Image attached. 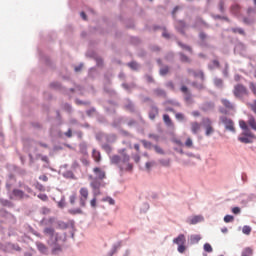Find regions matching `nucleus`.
<instances>
[{
    "instance_id": "1",
    "label": "nucleus",
    "mask_w": 256,
    "mask_h": 256,
    "mask_svg": "<svg viewBox=\"0 0 256 256\" xmlns=\"http://www.w3.org/2000/svg\"><path fill=\"white\" fill-rule=\"evenodd\" d=\"M126 149L119 150V155H113L110 158L112 165H118L120 171H133V164L129 163L131 157L125 153Z\"/></svg>"
},
{
    "instance_id": "2",
    "label": "nucleus",
    "mask_w": 256,
    "mask_h": 256,
    "mask_svg": "<svg viewBox=\"0 0 256 256\" xmlns=\"http://www.w3.org/2000/svg\"><path fill=\"white\" fill-rule=\"evenodd\" d=\"M239 127L243 132L238 136V141H240V143H244L245 145L253 143V140L256 139V136L249 129V126H247V122L245 120H239Z\"/></svg>"
},
{
    "instance_id": "3",
    "label": "nucleus",
    "mask_w": 256,
    "mask_h": 256,
    "mask_svg": "<svg viewBox=\"0 0 256 256\" xmlns=\"http://www.w3.org/2000/svg\"><path fill=\"white\" fill-rule=\"evenodd\" d=\"M233 95L236 99H243L244 97H248L249 90L243 84H236L233 89Z\"/></svg>"
},
{
    "instance_id": "4",
    "label": "nucleus",
    "mask_w": 256,
    "mask_h": 256,
    "mask_svg": "<svg viewBox=\"0 0 256 256\" xmlns=\"http://www.w3.org/2000/svg\"><path fill=\"white\" fill-rule=\"evenodd\" d=\"M219 121L222 125H224L226 131H230V133H236L235 122H233L231 118H228L227 116H221Z\"/></svg>"
},
{
    "instance_id": "5",
    "label": "nucleus",
    "mask_w": 256,
    "mask_h": 256,
    "mask_svg": "<svg viewBox=\"0 0 256 256\" xmlns=\"http://www.w3.org/2000/svg\"><path fill=\"white\" fill-rule=\"evenodd\" d=\"M173 243L175 245H178V253H184L187 251V246H185V243H187V239L185 238L184 234L178 235V237L173 239Z\"/></svg>"
},
{
    "instance_id": "6",
    "label": "nucleus",
    "mask_w": 256,
    "mask_h": 256,
    "mask_svg": "<svg viewBox=\"0 0 256 256\" xmlns=\"http://www.w3.org/2000/svg\"><path fill=\"white\" fill-rule=\"evenodd\" d=\"M89 199V188L82 187L79 190V205L82 208L87 207V201Z\"/></svg>"
},
{
    "instance_id": "7",
    "label": "nucleus",
    "mask_w": 256,
    "mask_h": 256,
    "mask_svg": "<svg viewBox=\"0 0 256 256\" xmlns=\"http://www.w3.org/2000/svg\"><path fill=\"white\" fill-rule=\"evenodd\" d=\"M247 127H250L252 131H256V119L253 115H248V120L246 122Z\"/></svg>"
},
{
    "instance_id": "8",
    "label": "nucleus",
    "mask_w": 256,
    "mask_h": 256,
    "mask_svg": "<svg viewBox=\"0 0 256 256\" xmlns=\"http://www.w3.org/2000/svg\"><path fill=\"white\" fill-rule=\"evenodd\" d=\"M93 173L96 175V177L98 179H100L102 181V179H105L106 177V174H105V171L99 167H95L93 169Z\"/></svg>"
},
{
    "instance_id": "9",
    "label": "nucleus",
    "mask_w": 256,
    "mask_h": 256,
    "mask_svg": "<svg viewBox=\"0 0 256 256\" xmlns=\"http://www.w3.org/2000/svg\"><path fill=\"white\" fill-rule=\"evenodd\" d=\"M203 123L206 127V135L209 136L211 135V133H213V127L211 126V119L209 118H206L203 120Z\"/></svg>"
},
{
    "instance_id": "10",
    "label": "nucleus",
    "mask_w": 256,
    "mask_h": 256,
    "mask_svg": "<svg viewBox=\"0 0 256 256\" xmlns=\"http://www.w3.org/2000/svg\"><path fill=\"white\" fill-rule=\"evenodd\" d=\"M12 195L16 197V199H25V197H29L28 195L25 194V192L19 189H14L12 191Z\"/></svg>"
},
{
    "instance_id": "11",
    "label": "nucleus",
    "mask_w": 256,
    "mask_h": 256,
    "mask_svg": "<svg viewBox=\"0 0 256 256\" xmlns=\"http://www.w3.org/2000/svg\"><path fill=\"white\" fill-rule=\"evenodd\" d=\"M157 115H159V108H157V106H152L149 112V118L153 121Z\"/></svg>"
},
{
    "instance_id": "12",
    "label": "nucleus",
    "mask_w": 256,
    "mask_h": 256,
    "mask_svg": "<svg viewBox=\"0 0 256 256\" xmlns=\"http://www.w3.org/2000/svg\"><path fill=\"white\" fill-rule=\"evenodd\" d=\"M90 187L92 190L101 189L102 187H105V184L101 183L99 180H94L90 183Z\"/></svg>"
},
{
    "instance_id": "13",
    "label": "nucleus",
    "mask_w": 256,
    "mask_h": 256,
    "mask_svg": "<svg viewBox=\"0 0 256 256\" xmlns=\"http://www.w3.org/2000/svg\"><path fill=\"white\" fill-rule=\"evenodd\" d=\"M185 27H187V24H185V21L179 20L176 23V29L180 31V33H185Z\"/></svg>"
},
{
    "instance_id": "14",
    "label": "nucleus",
    "mask_w": 256,
    "mask_h": 256,
    "mask_svg": "<svg viewBox=\"0 0 256 256\" xmlns=\"http://www.w3.org/2000/svg\"><path fill=\"white\" fill-rule=\"evenodd\" d=\"M201 130V124L199 122H192L191 123V131L194 133V135H197L199 131Z\"/></svg>"
},
{
    "instance_id": "15",
    "label": "nucleus",
    "mask_w": 256,
    "mask_h": 256,
    "mask_svg": "<svg viewBox=\"0 0 256 256\" xmlns=\"http://www.w3.org/2000/svg\"><path fill=\"white\" fill-rule=\"evenodd\" d=\"M163 121L167 127H175V124H173V120H171V117H169L168 114L163 115Z\"/></svg>"
},
{
    "instance_id": "16",
    "label": "nucleus",
    "mask_w": 256,
    "mask_h": 256,
    "mask_svg": "<svg viewBox=\"0 0 256 256\" xmlns=\"http://www.w3.org/2000/svg\"><path fill=\"white\" fill-rule=\"evenodd\" d=\"M222 105H224V107H226V109L229 110H233L235 109V106L233 105V103H231L229 100L227 99H222L221 100Z\"/></svg>"
},
{
    "instance_id": "17",
    "label": "nucleus",
    "mask_w": 256,
    "mask_h": 256,
    "mask_svg": "<svg viewBox=\"0 0 256 256\" xmlns=\"http://www.w3.org/2000/svg\"><path fill=\"white\" fill-rule=\"evenodd\" d=\"M92 157H93V159H94V161L96 163H100L101 162V152H99L97 150H93Z\"/></svg>"
},
{
    "instance_id": "18",
    "label": "nucleus",
    "mask_w": 256,
    "mask_h": 256,
    "mask_svg": "<svg viewBox=\"0 0 256 256\" xmlns=\"http://www.w3.org/2000/svg\"><path fill=\"white\" fill-rule=\"evenodd\" d=\"M154 95H156V97H167V93L165 92V90H163L161 88L155 89Z\"/></svg>"
},
{
    "instance_id": "19",
    "label": "nucleus",
    "mask_w": 256,
    "mask_h": 256,
    "mask_svg": "<svg viewBox=\"0 0 256 256\" xmlns=\"http://www.w3.org/2000/svg\"><path fill=\"white\" fill-rule=\"evenodd\" d=\"M36 247L40 253H47V246L41 242H36Z\"/></svg>"
},
{
    "instance_id": "20",
    "label": "nucleus",
    "mask_w": 256,
    "mask_h": 256,
    "mask_svg": "<svg viewBox=\"0 0 256 256\" xmlns=\"http://www.w3.org/2000/svg\"><path fill=\"white\" fill-rule=\"evenodd\" d=\"M68 213H70V215H83V209L73 208V209L68 210Z\"/></svg>"
},
{
    "instance_id": "21",
    "label": "nucleus",
    "mask_w": 256,
    "mask_h": 256,
    "mask_svg": "<svg viewBox=\"0 0 256 256\" xmlns=\"http://www.w3.org/2000/svg\"><path fill=\"white\" fill-rule=\"evenodd\" d=\"M248 109L256 114V100H253L252 102L247 104Z\"/></svg>"
},
{
    "instance_id": "22",
    "label": "nucleus",
    "mask_w": 256,
    "mask_h": 256,
    "mask_svg": "<svg viewBox=\"0 0 256 256\" xmlns=\"http://www.w3.org/2000/svg\"><path fill=\"white\" fill-rule=\"evenodd\" d=\"M44 233L53 239V236L55 235V229L47 227L44 229Z\"/></svg>"
},
{
    "instance_id": "23",
    "label": "nucleus",
    "mask_w": 256,
    "mask_h": 256,
    "mask_svg": "<svg viewBox=\"0 0 256 256\" xmlns=\"http://www.w3.org/2000/svg\"><path fill=\"white\" fill-rule=\"evenodd\" d=\"M242 256H253V249L245 248L242 252Z\"/></svg>"
},
{
    "instance_id": "24",
    "label": "nucleus",
    "mask_w": 256,
    "mask_h": 256,
    "mask_svg": "<svg viewBox=\"0 0 256 256\" xmlns=\"http://www.w3.org/2000/svg\"><path fill=\"white\" fill-rule=\"evenodd\" d=\"M249 89L253 93V95H255V97H256V83L255 82L249 83Z\"/></svg>"
},
{
    "instance_id": "25",
    "label": "nucleus",
    "mask_w": 256,
    "mask_h": 256,
    "mask_svg": "<svg viewBox=\"0 0 256 256\" xmlns=\"http://www.w3.org/2000/svg\"><path fill=\"white\" fill-rule=\"evenodd\" d=\"M204 251H206V253H213V247H211V244H204Z\"/></svg>"
},
{
    "instance_id": "26",
    "label": "nucleus",
    "mask_w": 256,
    "mask_h": 256,
    "mask_svg": "<svg viewBox=\"0 0 256 256\" xmlns=\"http://www.w3.org/2000/svg\"><path fill=\"white\" fill-rule=\"evenodd\" d=\"M185 147H187L188 149H191L193 147V139L187 138L185 142Z\"/></svg>"
},
{
    "instance_id": "27",
    "label": "nucleus",
    "mask_w": 256,
    "mask_h": 256,
    "mask_svg": "<svg viewBox=\"0 0 256 256\" xmlns=\"http://www.w3.org/2000/svg\"><path fill=\"white\" fill-rule=\"evenodd\" d=\"M169 73V66H164L160 69V75L165 76Z\"/></svg>"
},
{
    "instance_id": "28",
    "label": "nucleus",
    "mask_w": 256,
    "mask_h": 256,
    "mask_svg": "<svg viewBox=\"0 0 256 256\" xmlns=\"http://www.w3.org/2000/svg\"><path fill=\"white\" fill-rule=\"evenodd\" d=\"M102 149H104L108 153V155L111 154V151H113V148H111V145L109 144L102 145Z\"/></svg>"
},
{
    "instance_id": "29",
    "label": "nucleus",
    "mask_w": 256,
    "mask_h": 256,
    "mask_svg": "<svg viewBox=\"0 0 256 256\" xmlns=\"http://www.w3.org/2000/svg\"><path fill=\"white\" fill-rule=\"evenodd\" d=\"M102 201H104L105 203H109V205H115V200L111 197L103 198Z\"/></svg>"
},
{
    "instance_id": "30",
    "label": "nucleus",
    "mask_w": 256,
    "mask_h": 256,
    "mask_svg": "<svg viewBox=\"0 0 256 256\" xmlns=\"http://www.w3.org/2000/svg\"><path fill=\"white\" fill-rule=\"evenodd\" d=\"M69 201H70V205H75L76 201H77V194H72L69 197Z\"/></svg>"
},
{
    "instance_id": "31",
    "label": "nucleus",
    "mask_w": 256,
    "mask_h": 256,
    "mask_svg": "<svg viewBox=\"0 0 256 256\" xmlns=\"http://www.w3.org/2000/svg\"><path fill=\"white\" fill-rule=\"evenodd\" d=\"M232 9V13H234L235 15H237V13H239V9H241V7L239 6V4H235L231 7Z\"/></svg>"
},
{
    "instance_id": "32",
    "label": "nucleus",
    "mask_w": 256,
    "mask_h": 256,
    "mask_svg": "<svg viewBox=\"0 0 256 256\" xmlns=\"http://www.w3.org/2000/svg\"><path fill=\"white\" fill-rule=\"evenodd\" d=\"M242 233H244V235H250L251 234V228L249 226H244L242 228Z\"/></svg>"
},
{
    "instance_id": "33",
    "label": "nucleus",
    "mask_w": 256,
    "mask_h": 256,
    "mask_svg": "<svg viewBox=\"0 0 256 256\" xmlns=\"http://www.w3.org/2000/svg\"><path fill=\"white\" fill-rule=\"evenodd\" d=\"M175 118L178 120V121H185V115L183 113H176L175 114Z\"/></svg>"
},
{
    "instance_id": "34",
    "label": "nucleus",
    "mask_w": 256,
    "mask_h": 256,
    "mask_svg": "<svg viewBox=\"0 0 256 256\" xmlns=\"http://www.w3.org/2000/svg\"><path fill=\"white\" fill-rule=\"evenodd\" d=\"M232 31L233 33H239V35H245V30L242 28H233Z\"/></svg>"
},
{
    "instance_id": "35",
    "label": "nucleus",
    "mask_w": 256,
    "mask_h": 256,
    "mask_svg": "<svg viewBox=\"0 0 256 256\" xmlns=\"http://www.w3.org/2000/svg\"><path fill=\"white\" fill-rule=\"evenodd\" d=\"M142 145H144L145 149H151V142L147 140H141Z\"/></svg>"
},
{
    "instance_id": "36",
    "label": "nucleus",
    "mask_w": 256,
    "mask_h": 256,
    "mask_svg": "<svg viewBox=\"0 0 256 256\" xmlns=\"http://www.w3.org/2000/svg\"><path fill=\"white\" fill-rule=\"evenodd\" d=\"M214 85H216V87H223V80L216 78L214 80Z\"/></svg>"
},
{
    "instance_id": "37",
    "label": "nucleus",
    "mask_w": 256,
    "mask_h": 256,
    "mask_svg": "<svg viewBox=\"0 0 256 256\" xmlns=\"http://www.w3.org/2000/svg\"><path fill=\"white\" fill-rule=\"evenodd\" d=\"M128 66L130 67V69H134V70L139 69V64H137V62H130Z\"/></svg>"
},
{
    "instance_id": "38",
    "label": "nucleus",
    "mask_w": 256,
    "mask_h": 256,
    "mask_svg": "<svg viewBox=\"0 0 256 256\" xmlns=\"http://www.w3.org/2000/svg\"><path fill=\"white\" fill-rule=\"evenodd\" d=\"M191 241L193 243H199V241H201V236H199V235L191 236Z\"/></svg>"
},
{
    "instance_id": "39",
    "label": "nucleus",
    "mask_w": 256,
    "mask_h": 256,
    "mask_svg": "<svg viewBox=\"0 0 256 256\" xmlns=\"http://www.w3.org/2000/svg\"><path fill=\"white\" fill-rule=\"evenodd\" d=\"M180 59L183 63H191L189 57L185 56L184 54H181Z\"/></svg>"
},
{
    "instance_id": "40",
    "label": "nucleus",
    "mask_w": 256,
    "mask_h": 256,
    "mask_svg": "<svg viewBox=\"0 0 256 256\" xmlns=\"http://www.w3.org/2000/svg\"><path fill=\"white\" fill-rule=\"evenodd\" d=\"M90 205L95 209L97 207V197L93 196V198L90 200Z\"/></svg>"
},
{
    "instance_id": "41",
    "label": "nucleus",
    "mask_w": 256,
    "mask_h": 256,
    "mask_svg": "<svg viewBox=\"0 0 256 256\" xmlns=\"http://www.w3.org/2000/svg\"><path fill=\"white\" fill-rule=\"evenodd\" d=\"M38 199L41 201H49V197L46 194H38Z\"/></svg>"
},
{
    "instance_id": "42",
    "label": "nucleus",
    "mask_w": 256,
    "mask_h": 256,
    "mask_svg": "<svg viewBox=\"0 0 256 256\" xmlns=\"http://www.w3.org/2000/svg\"><path fill=\"white\" fill-rule=\"evenodd\" d=\"M92 193H93V197L97 198L99 195H101V188L92 190Z\"/></svg>"
},
{
    "instance_id": "43",
    "label": "nucleus",
    "mask_w": 256,
    "mask_h": 256,
    "mask_svg": "<svg viewBox=\"0 0 256 256\" xmlns=\"http://www.w3.org/2000/svg\"><path fill=\"white\" fill-rule=\"evenodd\" d=\"M234 217L232 215H226L224 217V221L225 223H231V221H233Z\"/></svg>"
},
{
    "instance_id": "44",
    "label": "nucleus",
    "mask_w": 256,
    "mask_h": 256,
    "mask_svg": "<svg viewBox=\"0 0 256 256\" xmlns=\"http://www.w3.org/2000/svg\"><path fill=\"white\" fill-rule=\"evenodd\" d=\"M154 149H155L156 153H159V155H163L165 153L163 151V149L159 146H154Z\"/></svg>"
},
{
    "instance_id": "45",
    "label": "nucleus",
    "mask_w": 256,
    "mask_h": 256,
    "mask_svg": "<svg viewBox=\"0 0 256 256\" xmlns=\"http://www.w3.org/2000/svg\"><path fill=\"white\" fill-rule=\"evenodd\" d=\"M59 229H67L68 225L65 222H58Z\"/></svg>"
},
{
    "instance_id": "46",
    "label": "nucleus",
    "mask_w": 256,
    "mask_h": 256,
    "mask_svg": "<svg viewBox=\"0 0 256 256\" xmlns=\"http://www.w3.org/2000/svg\"><path fill=\"white\" fill-rule=\"evenodd\" d=\"M232 213H234V215H239V213H241V208L239 207H234L232 209Z\"/></svg>"
},
{
    "instance_id": "47",
    "label": "nucleus",
    "mask_w": 256,
    "mask_h": 256,
    "mask_svg": "<svg viewBox=\"0 0 256 256\" xmlns=\"http://www.w3.org/2000/svg\"><path fill=\"white\" fill-rule=\"evenodd\" d=\"M36 189H38V191H45V186H43L42 184L38 183L36 185Z\"/></svg>"
},
{
    "instance_id": "48",
    "label": "nucleus",
    "mask_w": 256,
    "mask_h": 256,
    "mask_svg": "<svg viewBox=\"0 0 256 256\" xmlns=\"http://www.w3.org/2000/svg\"><path fill=\"white\" fill-rule=\"evenodd\" d=\"M192 85L193 87H196V89H205V86H203V84L197 85V83L194 82Z\"/></svg>"
},
{
    "instance_id": "49",
    "label": "nucleus",
    "mask_w": 256,
    "mask_h": 256,
    "mask_svg": "<svg viewBox=\"0 0 256 256\" xmlns=\"http://www.w3.org/2000/svg\"><path fill=\"white\" fill-rule=\"evenodd\" d=\"M160 163L164 166V167H169V160H161Z\"/></svg>"
},
{
    "instance_id": "50",
    "label": "nucleus",
    "mask_w": 256,
    "mask_h": 256,
    "mask_svg": "<svg viewBox=\"0 0 256 256\" xmlns=\"http://www.w3.org/2000/svg\"><path fill=\"white\" fill-rule=\"evenodd\" d=\"M65 135L70 139V137H73V131L71 129H68V131L65 132Z\"/></svg>"
},
{
    "instance_id": "51",
    "label": "nucleus",
    "mask_w": 256,
    "mask_h": 256,
    "mask_svg": "<svg viewBox=\"0 0 256 256\" xmlns=\"http://www.w3.org/2000/svg\"><path fill=\"white\" fill-rule=\"evenodd\" d=\"M180 91H182V93H185V94L189 93V89L187 88V86H182L180 88Z\"/></svg>"
},
{
    "instance_id": "52",
    "label": "nucleus",
    "mask_w": 256,
    "mask_h": 256,
    "mask_svg": "<svg viewBox=\"0 0 256 256\" xmlns=\"http://www.w3.org/2000/svg\"><path fill=\"white\" fill-rule=\"evenodd\" d=\"M39 179H40V181H44V182L49 181V178L46 175L40 176Z\"/></svg>"
},
{
    "instance_id": "53",
    "label": "nucleus",
    "mask_w": 256,
    "mask_h": 256,
    "mask_svg": "<svg viewBox=\"0 0 256 256\" xmlns=\"http://www.w3.org/2000/svg\"><path fill=\"white\" fill-rule=\"evenodd\" d=\"M166 87H169L170 89H175V84H173V82L170 81L166 84Z\"/></svg>"
},
{
    "instance_id": "54",
    "label": "nucleus",
    "mask_w": 256,
    "mask_h": 256,
    "mask_svg": "<svg viewBox=\"0 0 256 256\" xmlns=\"http://www.w3.org/2000/svg\"><path fill=\"white\" fill-rule=\"evenodd\" d=\"M145 166L146 169L149 171L153 167V162H147Z\"/></svg>"
},
{
    "instance_id": "55",
    "label": "nucleus",
    "mask_w": 256,
    "mask_h": 256,
    "mask_svg": "<svg viewBox=\"0 0 256 256\" xmlns=\"http://www.w3.org/2000/svg\"><path fill=\"white\" fill-rule=\"evenodd\" d=\"M149 138L150 139H155L157 141L159 139V136H157L155 134H149Z\"/></svg>"
},
{
    "instance_id": "56",
    "label": "nucleus",
    "mask_w": 256,
    "mask_h": 256,
    "mask_svg": "<svg viewBox=\"0 0 256 256\" xmlns=\"http://www.w3.org/2000/svg\"><path fill=\"white\" fill-rule=\"evenodd\" d=\"M80 16L82 17V19H84V21H87V14H85V12H81Z\"/></svg>"
},
{
    "instance_id": "57",
    "label": "nucleus",
    "mask_w": 256,
    "mask_h": 256,
    "mask_svg": "<svg viewBox=\"0 0 256 256\" xmlns=\"http://www.w3.org/2000/svg\"><path fill=\"white\" fill-rule=\"evenodd\" d=\"M224 5H225V4H224L223 2H220V3H219V9H220V11H221L222 13H223V11H224V8H223Z\"/></svg>"
},
{
    "instance_id": "58",
    "label": "nucleus",
    "mask_w": 256,
    "mask_h": 256,
    "mask_svg": "<svg viewBox=\"0 0 256 256\" xmlns=\"http://www.w3.org/2000/svg\"><path fill=\"white\" fill-rule=\"evenodd\" d=\"M140 160H141V157H139V155H136V156L134 157V161H135L136 163H139Z\"/></svg>"
},
{
    "instance_id": "59",
    "label": "nucleus",
    "mask_w": 256,
    "mask_h": 256,
    "mask_svg": "<svg viewBox=\"0 0 256 256\" xmlns=\"http://www.w3.org/2000/svg\"><path fill=\"white\" fill-rule=\"evenodd\" d=\"M213 65L215 67H219V60H213Z\"/></svg>"
},
{
    "instance_id": "60",
    "label": "nucleus",
    "mask_w": 256,
    "mask_h": 256,
    "mask_svg": "<svg viewBox=\"0 0 256 256\" xmlns=\"http://www.w3.org/2000/svg\"><path fill=\"white\" fill-rule=\"evenodd\" d=\"M177 11H179V6H176L173 11H172V14L175 15V13H177Z\"/></svg>"
},
{
    "instance_id": "61",
    "label": "nucleus",
    "mask_w": 256,
    "mask_h": 256,
    "mask_svg": "<svg viewBox=\"0 0 256 256\" xmlns=\"http://www.w3.org/2000/svg\"><path fill=\"white\" fill-rule=\"evenodd\" d=\"M198 221H199V218H198V217H195V218L192 219V223H193V224L198 223Z\"/></svg>"
},
{
    "instance_id": "62",
    "label": "nucleus",
    "mask_w": 256,
    "mask_h": 256,
    "mask_svg": "<svg viewBox=\"0 0 256 256\" xmlns=\"http://www.w3.org/2000/svg\"><path fill=\"white\" fill-rule=\"evenodd\" d=\"M187 72H188L189 74H192V75H195V76L197 75V74L195 73V71H193V70H191V69H188Z\"/></svg>"
},
{
    "instance_id": "63",
    "label": "nucleus",
    "mask_w": 256,
    "mask_h": 256,
    "mask_svg": "<svg viewBox=\"0 0 256 256\" xmlns=\"http://www.w3.org/2000/svg\"><path fill=\"white\" fill-rule=\"evenodd\" d=\"M166 111H169L170 113H175V109L173 108H166Z\"/></svg>"
},
{
    "instance_id": "64",
    "label": "nucleus",
    "mask_w": 256,
    "mask_h": 256,
    "mask_svg": "<svg viewBox=\"0 0 256 256\" xmlns=\"http://www.w3.org/2000/svg\"><path fill=\"white\" fill-rule=\"evenodd\" d=\"M134 149H135L136 151H139V150H140L139 144H135V145H134Z\"/></svg>"
}]
</instances>
